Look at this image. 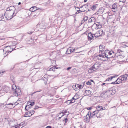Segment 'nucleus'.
Returning a JSON list of instances; mask_svg holds the SVG:
<instances>
[{"label": "nucleus", "instance_id": "nucleus-1", "mask_svg": "<svg viewBox=\"0 0 128 128\" xmlns=\"http://www.w3.org/2000/svg\"><path fill=\"white\" fill-rule=\"evenodd\" d=\"M15 10V8L13 6H10L7 9V11H9V12H7L8 14L7 15L6 14H5V15H6V18L8 20H10L15 16L16 15V14H15L14 12Z\"/></svg>", "mask_w": 128, "mask_h": 128}, {"label": "nucleus", "instance_id": "nucleus-2", "mask_svg": "<svg viewBox=\"0 0 128 128\" xmlns=\"http://www.w3.org/2000/svg\"><path fill=\"white\" fill-rule=\"evenodd\" d=\"M12 89L14 90V95L16 96H20L21 94V90L18 88L17 89L15 85L12 86Z\"/></svg>", "mask_w": 128, "mask_h": 128}, {"label": "nucleus", "instance_id": "nucleus-3", "mask_svg": "<svg viewBox=\"0 0 128 128\" xmlns=\"http://www.w3.org/2000/svg\"><path fill=\"white\" fill-rule=\"evenodd\" d=\"M103 115L102 113H101L100 112L97 111L95 110L92 113V116L94 117L96 116L97 118H101Z\"/></svg>", "mask_w": 128, "mask_h": 128}, {"label": "nucleus", "instance_id": "nucleus-4", "mask_svg": "<svg viewBox=\"0 0 128 128\" xmlns=\"http://www.w3.org/2000/svg\"><path fill=\"white\" fill-rule=\"evenodd\" d=\"M93 116H92V114L91 112H89L86 116H84V118L86 122H88L90 120L91 118H93Z\"/></svg>", "mask_w": 128, "mask_h": 128}, {"label": "nucleus", "instance_id": "nucleus-5", "mask_svg": "<svg viewBox=\"0 0 128 128\" xmlns=\"http://www.w3.org/2000/svg\"><path fill=\"white\" fill-rule=\"evenodd\" d=\"M11 46H6L3 50V51L4 54H6V53H10L13 50L12 49V50H8V49L11 48Z\"/></svg>", "mask_w": 128, "mask_h": 128}, {"label": "nucleus", "instance_id": "nucleus-6", "mask_svg": "<svg viewBox=\"0 0 128 128\" xmlns=\"http://www.w3.org/2000/svg\"><path fill=\"white\" fill-rule=\"evenodd\" d=\"M34 112V110H32L28 111V112H26L24 115L25 117H30L33 114Z\"/></svg>", "mask_w": 128, "mask_h": 128}, {"label": "nucleus", "instance_id": "nucleus-7", "mask_svg": "<svg viewBox=\"0 0 128 128\" xmlns=\"http://www.w3.org/2000/svg\"><path fill=\"white\" fill-rule=\"evenodd\" d=\"M104 33L102 30H100L97 32L95 34L96 39L97 37L102 36L104 34Z\"/></svg>", "mask_w": 128, "mask_h": 128}, {"label": "nucleus", "instance_id": "nucleus-8", "mask_svg": "<svg viewBox=\"0 0 128 128\" xmlns=\"http://www.w3.org/2000/svg\"><path fill=\"white\" fill-rule=\"evenodd\" d=\"M88 39L90 40H92V39H95V36L94 34H92L91 32L89 33L88 34Z\"/></svg>", "mask_w": 128, "mask_h": 128}, {"label": "nucleus", "instance_id": "nucleus-9", "mask_svg": "<svg viewBox=\"0 0 128 128\" xmlns=\"http://www.w3.org/2000/svg\"><path fill=\"white\" fill-rule=\"evenodd\" d=\"M111 90V89H110V88L109 90L105 92L104 95L105 97H107L112 94V91Z\"/></svg>", "mask_w": 128, "mask_h": 128}, {"label": "nucleus", "instance_id": "nucleus-10", "mask_svg": "<svg viewBox=\"0 0 128 128\" xmlns=\"http://www.w3.org/2000/svg\"><path fill=\"white\" fill-rule=\"evenodd\" d=\"M75 48H69L67 50L66 53L67 54H70L71 52H74Z\"/></svg>", "mask_w": 128, "mask_h": 128}, {"label": "nucleus", "instance_id": "nucleus-11", "mask_svg": "<svg viewBox=\"0 0 128 128\" xmlns=\"http://www.w3.org/2000/svg\"><path fill=\"white\" fill-rule=\"evenodd\" d=\"M88 6L86 5H84V6H82L80 8H82L83 7L85 6V9L84 10H78V13H80L81 12H81H84L85 11H87L88 10H89L88 9L86 8L88 7Z\"/></svg>", "mask_w": 128, "mask_h": 128}, {"label": "nucleus", "instance_id": "nucleus-12", "mask_svg": "<svg viewBox=\"0 0 128 128\" xmlns=\"http://www.w3.org/2000/svg\"><path fill=\"white\" fill-rule=\"evenodd\" d=\"M127 77L128 75L126 74L120 76L119 77V78L120 79L122 82V81H124V80H126Z\"/></svg>", "mask_w": 128, "mask_h": 128}, {"label": "nucleus", "instance_id": "nucleus-13", "mask_svg": "<svg viewBox=\"0 0 128 128\" xmlns=\"http://www.w3.org/2000/svg\"><path fill=\"white\" fill-rule=\"evenodd\" d=\"M97 110L98 112H100L101 110H104L105 109V108L104 107H102L100 106H98L96 107Z\"/></svg>", "mask_w": 128, "mask_h": 128}, {"label": "nucleus", "instance_id": "nucleus-14", "mask_svg": "<svg viewBox=\"0 0 128 128\" xmlns=\"http://www.w3.org/2000/svg\"><path fill=\"white\" fill-rule=\"evenodd\" d=\"M102 24V23H101L100 22H97V24L94 23L93 24V26H96L97 28H101Z\"/></svg>", "mask_w": 128, "mask_h": 128}, {"label": "nucleus", "instance_id": "nucleus-15", "mask_svg": "<svg viewBox=\"0 0 128 128\" xmlns=\"http://www.w3.org/2000/svg\"><path fill=\"white\" fill-rule=\"evenodd\" d=\"M92 66L94 68V71H95L99 68L100 64L98 63L95 64Z\"/></svg>", "mask_w": 128, "mask_h": 128}, {"label": "nucleus", "instance_id": "nucleus-16", "mask_svg": "<svg viewBox=\"0 0 128 128\" xmlns=\"http://www.w3.org/2000/svg\"><path fill=\"white\" fill-rule=\"evenodd\" d=\"M118 75H116L114 76H110V77L108 78L105 80V82L106 81H110L112 80V79L114 78L117 77L118 76Z\"/></svg>", "mask_w": 128, "mask_h": 128}, {"label": "nucleus", "instance_id": "nucleus-17", "mask_svg": "<svg viewBox=\"0 0 128 128\" xmlns=\"http://www.w3.org/2000/svg\"><path fill=\"white\" fill-rule=\"evenodd\" d=\"M100 51L101 52H102L105 50V47L103 45H100L99 46Z\"/></svg>", "mask_w": 128, "mask_h": 128}, {"label": "nucleus", "instance_id": "nucleus-18", "mask_svg": "<svg viewBox=\"0 0 128 128\" xmlns=\"http://www.w3.org/2000/svg\"><path fill=\"white\" fill-rule=\"evenodd\" d=\"M42 80L44 81L45 84H46L48 80L47 75H44L42 78Z\"/></svg>", "mask_w": 128, "mask_h": 128}, {"label": "nucleus", "instance_id": "nucleus-19", "mask_svg": "<svg viewBox=\"0 0 128 128\" xmlns=\"http://www.w3.org/2000/svg\"><path fill=\"white\" fill-rule=\"evenodd\" d=\"M78 84H74L73 85L72 87L73 89L76 91L77 90H78Z\"/></svg>", "mask_w": 128, "mask_h": 128}, {"label": "nucleus", "instance_id": "nucleus-20", "mask_svg": "<svg viewBox=\"0 0 128 128\" xmlns=\"http://www.w3.org/2000/svg\"><path fill=\"white\" fill-rule=\"evenodd\" d=\"M77 98H72L70 100H68L67 102H69V104H71L74 102H75V100L77 99Z\"/></svg>", "mask_w": 128, "mask_h": 128}, {"label": "nucleus", "instance_id": "nucleus-21", "mask_svg": "<svg viewBox=\"0 0 128 128\" xmlns=\"http://www.w3.org/2000/svg\"><path fill=\"white\" fill-rule=\"evenodd\" d=\"M37 8L36 6H34L31 8L30 10L31 12H34L37 10Z\"/></svg>", "mask_w": 128, "mask_h": 128}, {"label": "nucleus", "instance_id": "nucleus-22", "mask_svg": "<svg viewBox=\"0 0 128 128\" xmlns=\"http://www.w3.org/2000/svg\"><path fill=\"white\" fill-rule=\"evenodd\" d=\"M100 56L102 57L103 58H105L106 57L107 58H108V57L107 56H108V55L106 54L105 53H103L101 54H100L99 55Z\"/></svg>", "mask_w": 128, "mask_h": 128}, {"label": "nucleus", "instance_id": "nucleus-23", "mask_svg": "<svg viewBox=\"0 0 128 128\" xmlns=\"http://www.w3.org/2000/svg\"><path fill=\"white\" fill-rule=\"evenodd\" d=\"M85 92L88 96L92 94V92L89 90H86Z\"/></svg>", "mask_w": 128, "mask_h": 128}, {"label": "nucleus", "instance_id": "nucleus-24", "mask_svg": "<svg viewBox=\"0 0 128 128\" xmlns=\"http://www.w3.org/2000/svg\"><path fill=\"white\" fill-rule=\"evenodd\" d=\"M22 124V123L18 124L16 125L15 127L14 126V128H22V126H21Z\"/></svg>", "mask_w": 128, "mask_h": 128}, {"label": "nucleus", "instance_id": "nucleus-25", "mask_svg": "<svg viewBox=\"0 0 128 128\" xmlns=\"http://www.w3.org/2000/svg\"><path fill=\"white\" fill-rule=\"evenodd\" d=\"M116 3H115L112 6V9L114 10H116L117 8V6L116 5Z\"/></svg>", "mask_w": 128, "mask_h": 128}, {"label": "nucleus", "instance_id": "nucleus-26", "mask_svg": "<svg viewBox=\"0 0 128 128\" xmlns=\"http://www.w3.org/2000/svg\"><path fill=\"white\" fill-rule=\"evenodd\" d=\"M22 99L21 98H18V100H17V102H15L14 104H16V102H17L18 103V104H16V105H17V104H18L19 103H21L22 102Z\"/></svg>", "mask_w": 128, "mask_h": 128}, {"label": "nucleus", "instance_id": "nucleus-27", "mask_svg": "<svg viewBox=\"0 0 128 128\" xmlns=\"http://www.w3.org/2000/svg\"><path fill=\"white\" fill-rule=\"evenodd\" d=\"M31 107L32 106H30L28 104V105L26 106L25 107V109L27 111L30 108H31Z\"/></svg>", "mask_w": 128, "mask_h": 128}, {"label": "nucleus", "instance_id": "nucleus-28", "mask_svg": "<svg viewBox=\"0 0 128 128\" xmlns=\"http://www.w3.org/2000/svg\"><path fill=\"white\" fill-rule=\"evenodd\" d=\"M94 17H91L90 18H89L88 20V22L90 23H91L92 22L94 21Z\"/></svg>", "mask_w": 128, "mask_h": 128}, {"label": "nucleus", "instance_id": "nucleus-29", "mask_svg": "<svg viewBox=\"0 0 128 128\" xmlns=\"http://www.w3.org/2000/svg\"><path fill=\"white\" fill-rule=\"evenodd\" d=\"M116 81V83L117 84L121 83L122 82L120 79V78L119 77Z\"/></svg>", "mask_w": 128, "mask_h": 128}, {"label": "nucleus", "instance_id": "nucleus-30", "mask_svg": "<svg viewBox=\"0 0 128 128\" xmlns=\"http://www.w3.org/2000/svg\"><path fill=\"white\" fill-rule=\"evenodd\" d=\"M94 71V70L92 66L88 70V72H93Z\"/></svg>", "mask_w": 128, "mask_h": 128}, {"label": "nucleus", "instance_id": "nucleus-31", "mask_svg": "<svg viewBox=\"0 0 128 128\" xmlns=\"http://www.w3.org/2000/svg\"><path fill=\"white\" fill-rule=\"evenodd\" d=\"M28 104L30 106H32L34 105V102H28Z\"/></svg>", "mask_w": 128, "mask_h": 128}, {"label": "nucleus", "instance_id": "nucleus-32", "mask_svg": "<svg viewBox=\"0 0 128 128\" xmlns=\"http://www.w3.org/2000/svg\"><path fill=\"white\" fill-rule=\"evenodd\" d=\"M112 15H111L110 16H108L107 19L108 20H109L112 19Z\"/></svg>", "mask_w": 128, "mask_h": 128}, {"label": "nucleus", "instance_id": "nucleus-33", "mask_svg": "<svg viewBox=\"0 0 128 128\" xmlns=\"http://www.w3.org/2000/svg\"><path fill=\"white\" fill-rule=\"evenodd\" d=\"M110 89H111V90L112 91V94L113 95L115 94V92H116V90H115L112 88H110Z\"/></svg>", "mask_w": 128, "mask_h": 128}, {"label": "nucleus", "instance_id": "nucleus-34", "mask_svg": "<svg viewBox=\"0 0 128 128\" xmlns=\"http://www.w3.org/2000/svg\"><path fill=\"white\" fill-rule=\"evenodd\" d=\"M56 68H55V67H53L52 68H51L50 69V70H53L54 71L55 70V69H56Z\"/></svg>", "mask_w": 128, "mask_h": 128}, {"label": "nucleus", "instance_id": "nucleus-35", "mask_svg": "<svg viewBox=\"0 0 128 128\" xmlns=\"http://www.w3.org/2000/svg\"><path fill=\"white\" fill-rule=\"evenodd\" d=\"M14 104H13V103H9V104H6L7 105H12V107H11V108H14L15 106H16V105H14V106H13V105Z\"/></svg>", "mask_w": 128, "mask_h": 128}, {"label": "nucleus", "instance_id": "nucleus-36", "mask_svg": "<svg viewBox=\"0 0 128 128\" xmlns=\"http://www.w3.org/2000/svg\"><path fill=\"white\" fill-rule=\"evenodd\" d=\"M96 7L95 5H93L92 8V9L93 10H94L96 8Z\"/></svg>", "mask_w": 128, "mask_h": 128}, {"label": "nucleus", "instance_id": "nucleus-37", "mask_svg": "<svg viewBox=\"0 0 128 128\" xmlns=\"http://www.w3.org/2000/svg\"><path fill=\"white\" fill-rule=\"evenodd\" d=\"M88 19V17L87 16H85L83 18L84 22L87 20Z\"/></svg>", "mask_w": 128, "mask_h": 128}, {"label": "nucleus", "instance_id": "nucleus-38", "mask_svg": "<svg viewBox=\"0 0 128 128\" xmlns=\"http://www.w3.org/2000/svg\"><path fill=\"white\" fill-rule=\"evenodd\" d=\"M86 84L87 85H91V82H90L88 81L86 82Z\"/></svg>", "mask_w": 128, "mask_h": 128}, {"label": "nucleus", "instance_id": "nucleus-39", "mask_svg": "<svg viewBox=\"0 0 128 128\" xmlns=\"http://www.w3.org/2000/svg\"><path fill=\"white\" fill-rule=\"evenodd\" d=\"M84 86H82V85L80 84L78 85V88H79V89H81Z\"/></svg>", "mask_w": 128, "mask_h": 128}, {"label": "nucleus", "instance_id": "nucleus-40", "mask_svg": "<svg viewBox=\"0 0 128 128\" xmlns=\"http://www.w3.org/2000/svg\"><path fill=\"white\" fill-rule=\"evenodd\" d=\"M64 112H62L61 113H60V114H62L61 116V117H59L58 118V119H60L64 115Z\"/></svg>", "mask_w": 128, "mask_h": 128}, {"label": "nucleus", "instance_id": "nucleus-41", "mask_svg": "<svg viewBox=\"0 0 128 128\" xmlns=\"http://www.w3.org/2000/svg\"><path fill=\"white\" fill-rule=\"evenodd\" d=\"M112 53L114 54V52L109 51L108 52L109 55H111Z\"/></svg>", "mask_w": 128, "mask_h": 128}, {"label": "nucleus", "instance_id": "nucleus-42", "mask_svg": "<svg viewBox=\"0 0 128 128\" xmlns=\"http://www.w3.org/2000/svg\"><path fill=\"white\" fill-rule=\"evenodd\" d=\"M63 121H65V123H66L68 121V119L67 118H65L64 120H63Z\"/></svg>", "mask_w": 128, "mask_h": 128}, {"label": "nucleus", "instance_id": "nucleus-43", "mask_svg": "<svg viewBox=\"0 0 128 128\" xmlns=\"http://www.w3.org/2000/svg\"><path fill=\"white\" fill-rule=\"evenodd\" d=\"M126 0H120V2H122L123 3H124L126 1Z\"/></svg>", "mask_w": 128, "mask_h": 128}, {"label": "nucleus", "instance_id": "nucleus-44", "mask_svg": "<svg viewBox=\"0 0 128 128\" xmlns=\"http://www.w3.org/2000/svg\"><path fill=\"white\" fill-rule=\"evenodd\" d=\"M116 81L115 82H112L111 84H117L116 83Z\"/></svg>", "mask_w": 128, "mask_h": 128}, {"label": "nucleus", "instance_id": "nucleus-45", "mask_svg": "<svg viewBox=\"0 0 128 128\" xmlns=\"http://www.w3.org/2000/svg\"><path fill=\"white\" fill-rule=\"evenodd\" d=\"M122 52V51L120 50H118L117 52L118 53H121V52Z\"/></svg>", "mask_w": 128, "mask_h": 128}, {"label": "nucleus", "instance_id": "nucleus-46", "mask_svg": "<svg viewBox=\"0 0 128 128\" xmlns=\"http://www.w3.org/2000/svg\"><path fill=\"white\" fill-rule=\"evenodd\" d=\"M11 46V49H8V50H12L13 49V46Z\"/></svg>", "mask_w": 128, "mask_h": 128}, {"label": "nucleus", "instance_id": "nucleus-47", "mask_svg": "<svg viewBox=\"0 0 128 128\" xmlns=\"http://www.w3.org/2000/svg\"><path fill=\"white\" fill-rule=\"evenodd\" d=\"M4 72H0V76H1L2 75V74L4 73Z\"/></svg>", "mask_w": 128, "mask_h": 128}, {"label": "nucleus", "instance_id": "nucleus-48", "mask_svg": "<svg viewBox=\"0 0 128 128\" xmlns=\"http://www.w3.org/2000/svg\"><path fill=\"white\" fill-rule=\"evenodd\" d=\"M111 15H112L111 13L109 12L108 13V16H110Z\"/></svg>", "mask_w": 128, "mask_h": 128}, {"label": "nucleus", "instance_id": "nucleus-49", "mask_svg": "<svg viewBox=\"0 0 128 128\" xmlns=\"http://www.w3.org/2000/svg\"><path fill=\"white\" fill-rule=\"evenodd\" d=\"M46 128H52V127L50 126H46Z\"/></svg>", "mask_w": 128, "mask_h": 128}, {"label": "nucleus", "instance_id": "nucleus-50", "mask_svg": "<svg viewBox=\"0 0 128 128\" xmlns=\"http://www.w3.org/2000/svg\"><path fill=\"white\" fill-rule=\"evenodd\" d=\"M71 68H72L71 67H68V68H67V70H69L70 69H71Z\"/></svg>", "mask_w": 128, "mask_h": 128}, {"label": "nucleus", "instance_id": "nucleus-51", "mask_svg": "<svg viewBox=\"0 0 128 128\" xmlns=\"http://www.w3.org/2000/svg\"><path fill=\"white\" fill-rule=\"evenodd\" d=\"M41 91V90H39V91H36V92H34L33 93H32V95L35 92H40Z\"/></svg>", "mask_w": 128, "mask_h": 128}, {"label": "nucleus", "instance_id": "nucleus-52", "mask_svg": "<svg viewBox=\"0 0 128 128\" xmlns=\"http://www.w3.org/2000/svg\"><path fill=\"white\" fill-rule=\"evenodd\" d=\"M92 108L91 107H89L87 109L88 110H90Z\"/></svg>", "mask_w": 128, "mask_h": 128}, {"label": "nucleus", "instance_id": "nucleus-53", "mask_svg": "<svg viewBox=\"0 0 128 128\" xmlns=\"http://www.w3.org/2000/svg\"><path fill=\"white\" fill-rule=\"evenodd\" d=\"M73 98H77V96H76V95H75L73 97Z\"/></svg>", "mask_w": 128, "mask_h": 128}, {"label": "nucleus", "instance_id": "nucleus-54", "mask_svg": "<svg viewBox=\"0 0 128 128\" xmlns=\"http://www.w3.org/2000/svg\"><path fill=\"white\" fill-rule=\"evenodd\" d=\"M4 104V103L0 104V106H1V105H3Z\"/></svg>", "mask_w": 128, "mask_h": 128}, {"label": "nucleus", "instance_id": "nucleus-55", "mask_svg": "<svg viewBox=\"0 0 128 128\" xmlns=\"http://www.w3.org/2000/svg\"><path fill=\"white\" fill-rule=\"evenodd\" d=\"M105 83H102V86H103L104 85V84H105Z\"/></svg>", "mask_w": 128, "mask_h": 128}, {"label": "nucleus", "instance_id": "nucleus-56", "mask_svg": "<svg viewBox=\"0 0 128 128\" xmlns=\"http://www.w3.org/2000/svg\"><path fill=\"white\" fill-rule=\"evenodd\" d=\"M37 108V107H35V108H34V110H36V109H37V108Z\"/></svg>", "mask_w": 128, "mask_h": 128}, {"label": "nucleus", "instance_id": "nucleus-57", "mask_svg": "<svg viewBox=\"0 0 128 128\" xmlns=\"http://www.w3.org/2000/svg\"><path fill=\"white\" fill-rule=\"evenodd\" d=\"M32 32H30V33H29V32H28V34H32Z\"/></svg>", "mask_w": 128, "mask_h": 128}, {"label": "nucleus", "instance_id": "nucleus-58", "mask_svg": "<svg viewBox=\"0 0 128 128\" xmlns=\"http://www.w3.org/2000/svg\"><path fill=\"white\" fill-rule=\"evenodd\" d=\"M0 39H1V40H4L5 39V38H0Z\"/></svg>", "mask_w": 128, "mask_h": 128}, {"label": "nucleus", "instance_id": "nucleus-59", "mask_svg": "<svg viewBox=\"0 0 128 128\" xmlns=\"http://www.w3.org/2000/svg\"><path fill=\"white\" fill-rule=\"evenodd\" d=\"M66 103L67 104H69V102H67V101H66Z\"/></svg>", "mask_w": 128, "mask_h": 128}, {"label": "nucleus", "instance_id": "nucleus-60", "mask_svg": "<svg viewBox=\"0 0 128 128\" xmlns=\"http://www.w3.org/2000/svg\"><path fill=\"white\" fill-rule=\"evenodd\" d=\"M20 4H21V2H18V4L19 5H20Z\"/></svg>", "mask_w": 128, "mask_h": 128}, {"label": "nucleus", "instance_id": "nucleus-61", "mask_svg": "<svg viewBox=\"0 0 128 128\" xmlns=\"http://www.w3.org/2000/svg\"><path fill=\"white\" fill-rule=\"evenodd\" d=\"M87 1V0H84V2H86Z\"/></svg>", "mask_w": 128, "mask_h": 128}, {"label": "nucleus", "instance_id": "nucleus-62", "mask_svg": "<svg viewBox=\"0 0 128 128\" xmlns=\"http://www.w3.org/2000/svg\"><path fill=\"white\" fill-rule=\"evenodd\" d=\"M50 0H49L48 2V4L49 3Z\"/></svg>", "mask_w": 128, "mask_h": 128}, {"label": "nucleus", "instance_id": "nucleus-63", "mask_svg": "<svg viewBox=\"0 0 128 128\" xmlns=\"http://www.w3.org/2000/svg\"><path fill=\"white\" fill-rule=\"evenodd\" d=\"M15 48H13V50H16V49H15Z\"/></svg>", "mask_w": 128, "mask_h": 128}, {"label": "nucleus", "instance_id": "nucleus-64", "mask_svg": "<svg viewBox=\"0 0 128 128\" xmlns=\"http://www.w3.org/2000/svg\"><path fill=\"white\" fill-rule=\"evenodd\" d=\"M52 3V5L53 4V3L52 2L51 3Z\"/></svg>", "mask_w": 128, "mask_h": 128}]
</instances>
